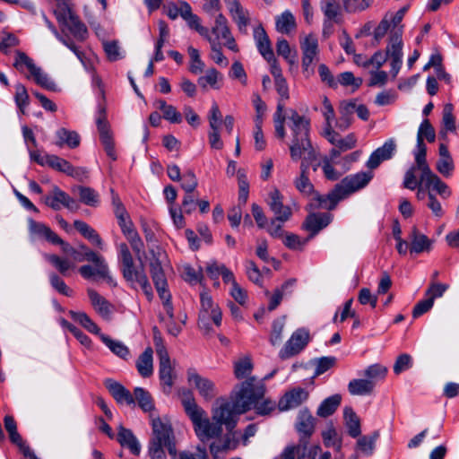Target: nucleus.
I'll return each instance as SVG.
<instances>
[{
  "label": "nucleus",
  "instance_id": "nucleus-7",
  "mask_svg": "<svg viewBox=\"0 0 459 459\" xmlns=\"http://www.w3.org/2000/svg\"><path fill=\"white\" fill-rule=\"evenodd\" d=\"M85 258L92 263L93 265L84 264L79 268V273L82 278L86 280L109 278L108 265L102 255L92 250H87L85 252Z\"/></svg>",
  "mask_w": 459,
  "mask_h": 459
},
{
  "label": "nucleus",
  "instance_id": "nucleus-61",
  "mask_svg": "<svg viewBox=\"0 0 459 459\" xmlns=\"http://www.w3.org/2000/svg\"><path fill=\"white\" fill-rule=\"evenodd\" d=\"M49 282L51 287L56 290L58 293L66 296V297H72L74 294V291L72 289H70L66 283L62 280L56 273H50L48 274Z\"/></svg>",
  "mask_w": 459,
  "mask_h": 459
},
{
  "label": "nucleus",
  "instance_id": "nucleus-42",
  "mask_svg": "<svg viewBox=\"0 0 459 459\" xmlns=\"http://www.w3.org/2000/svg\"><path fill=\"white\" fill-rule=\"evenodd\" d=\"M374 387L373 380L356 378L349 382L348 391L351 395H367L372 393Z\"/></svg>",
  "mask_w": 459,
  "mask_h": 459
},
{
  "label": "nucleus",
  "instance_id": "nucleus-43",
  "mask_svg": "<svg viewBox=\"0 0 459 459\" xmlns=\"http://www.w3.org/2000/svg\"><path fill=\"white\" fill-rule=\"evenodd\" d=\"M68 200V195L61 190L58 186H54L51 193L43 197L46 205L55 211L61 209L65 202Z\"/></svg>",
  "mask_w": 459,
  "mask_h": 459
},
{
  "label": "nucleus",
  "instance_id": "nucleus-28",
  "mask_svg": "<svg viewBox=\"0 0 459 459\" xmlns=\"http://www.w3.org/2000/svg\"><path fill=\"white\" fill-rule=\"evenodd\" d=\"M106 387L118 404L134 405V395L120 383L108 379Z\"/></svg>",
  "mask_w": 459,
  "mask_h": 459
},
{
  "label": "nucleus",
  "instance_id": "nucleus-17",
  "mask_svg": "<svg viewBox=\"0 0 459 459\" xmlns=\"http://www.w3.org/2000/svg\"><path fill=\"white\" fill-rule=\"evenodd\" d=\"M152 253V258L150 262V273L152 281L155 285L158 294H164L169 292L167 289L168 282L162 268V258L165 256L164 253L159 250L157 253Z\"/></svg>",
  "mask_w": 459,
  "mask_h": 459
},
{
  "label": "nucleus",
  "instance_id": "nucleus-13",
  "mask_svg": "<svg viewBox=\"0 0 459 459\" xmlns=\"http://www.w3.org/2000/svg\"><path fill=\"white\" fill-rule=\"evenodd\" d=\"M97 128L100 134V140L106 154L112 160H117L113 135L110 132L108 123L106 118V110L100 104L99 105L98 117L96 119Z\"/></svg>",
  "mask_w": 459,
  "mask_h": 459
},
{
  "label": "nucleus",
  "instance_id": "nucleus-6",
  "mask_svg": "<svg viewBox=\"0 0 459 459\" xmlns=\"http://www.w3.org/2000/svg\"><path fill=\"white\" fill-rule=\"evenodd\" d=\"M201 307L199 311L198 325L202 329L210 330V320L216 326H221L222 321L221 310L215 304L212 297L206 293H201L200 296Z\"/></svg>",
  "mask_w": 459,
  "mask_h": 459
},
{
  "label": "nucleus",
  "instance_id": "nucleus-40",
  "mask_svg": "<svg viewBox=\"0 0 459 459\" xmlns=\"http://www.w3.org/2000/svg\"><path fill=\"white\" fill-rule=\"evenodd\" d=\"M56 136L57 138L56 144L59 147L66 145L69 148L74 149L78 147L80 144V136L75 131H71L62 127L56 132Z\"/></svg>",
  "mask_w": 459,
  "mask_h": 459
},
{
  "label": "nucleus",
  "instance_id": "nucleus-48",
  "mask_svg": "<svg viewBox=\"0 0 459 459\" xmlns=\"http://www.w3.org/2000/svg\"><path fill=\"white\" fill-rule=\"evenodd\" d=\"M344 420L348 433L351 437H358L361 433L360 420L355 411L348 407L344 409Z\"/></svg>",
  "mask_w": 459,
  "mask_h": 459
},
{
  "label": "nucleus",
  "instance_id": "nucleus-56",
  "mask_svg": "<svg viewBox=\"0 0 459 459\" xmlns=\"http://www.w3.org/2000/svg\"><path fill=\"white\" fill-rule=\"evenodd\" d=\"M212 32L216 36V40L219 39L230 37V30L229 28L227 18L219 13L215 15L214 25L212 28Z\"/></svg>",
  "mask_w": 459,
  "mask_h": 459
},
{
  "label": "nucleus",
  "instance_id": "nucleus-1",
  "mask_svg": "<svg viewBox=\"0 0 459 459\" xmlns=\"http://www.w3.org/2000/svg\"><path fill=\"white\" fill-rule=\"evenodd\" d=\"M265 387L262 380L255 377L242 382L236 391L233 402L223 401L212 411V420L195 402L190 392L182 398V405L191 420L195 432L202 442L217 438L222 434V425L229 430L234 429L239 414L255 408L259 415H268L276 409V403L264 399Z\"/></svg>",
  "mask_w": 459,
  "mask_h": 459
},
{
  "label": "nucleus",
  "instance_id": "nucleus-38",
  "mask_svg": "<svg viewBox=\"0 0 459 459\" xmlns=\"http://www.w3.org/2000/svg\"><path fill=\"white\" fill-rule=\"evenodd\" d=\"M454 107L452 104L447 103L444 106L442 112V129L439 135L442 139H446L448 132H455V117L453 114Z\"/></svg>",
  "mask_w": 459,
  "mask_h": 459
},
{
  "label": "nucleus",
  "instance_id": "nucleus-3",
  "mask_svg": "<svg viewBox=\"0 0 459 459\" xmlns=\"http://www.w3.org/2000/svg\"><path fill=\"white\" fill-rule=\"evenodd\" d=\"M118 259L121 262V271L124 278L131 282L132 285L138 284L148 300L153 298L152 288L148 280L146 273L143 268V259L140 261L141 268L137 269L134 266L133 255L126 243H120L117 246ZM144 253L142 255V256Z\"/></svg>",
  "mask_w": 459,
  "mask_h": 459
},
{
  "label": "nucleus",
  "instance_id": "nucleus-32",
  "mask_svg": "<svg viewBox=\"0 0 459 459\" xmlns=\"http://www.w3.org/2000/svg\"><path fill=\"white\" fill-rule=\"evenodd\" d=\"M182 18L186 21L190 29L196 30L202 37L207 39L211 36L209 30L201 24L200 18L193 13L189 4H183Z\"/></svg>",
  "mask_w": 459,
  "mask_h": 459
},
{
  "label": "nucleus",
  "instance_id": "nucleus-46",
  "mask_svg": "<svg viewBox=\"0 0 459 459\" xmlns=\"http://www.w3.org/2000/svg\"><path fill=\"white\" fill-rule=\"evenodd\" d=\"M155 106L162 112V117L172 124H180L182 122V115L177 108L168 104L163 100H158Z\"/></svg>",
  "mask_w": 459,
  "mask_h": 459
},
{
  "label": "nucleus",
  "instance_id": "nucleus-8",
  "mask_svg": "<svg viewBox=\"0 0 459 459\" xmlns=\"http://www.w3.org/2000/svg\"><path fill=\"white\" fill-rule=\"evenodd\" d=\"M274 84L275 89L281 97L277 104L276 111L273 114L275 135L280 139H284L286 136L285 116L283 114L284 100L289 99V87L284 77L274 80Z\"/></svg>",
  "mask_w": 459,
  "mask_h": 459
},
{
  "label": "nucleus",
  "instance_id": "nucleus-23",
  "mask_svg": "<svg viewBox=\"0 0 459 459\" xmlns=\"http://www.w3.org/2000/svg\"><path fill=\"white\" fill-rule=\"evenodd\" d=\"M227 430L228 434L210 445V452L213 459L223 457L228 451L235 449L238 446V439L235 437V433L232 432L233 429L229 430L227 429Z\"/></svg>",
  "mask_w": 459,
  "mask_h": 459
},
{
  "label": "nucleus",
  "instance_id": "nucleus-11",
  "mask_svg": "<svg viewBox=\"0 0 459 459\" xmlns=\"http://www.w3.org/2000/svg\"><path fill=\"white\" fill-rule=\"evenodd\" d=\"M373 177L374 174L372 171H361L347 176L336 185L337 190L340 191L342 197L345 199L350 195L367 186Z\"/></svg>",
  "mask_w": 459,
  "mask_h": 459
},
{
  "label": "nucleus",
  "instance_id": "nucleus-31",
  "mask_svg": "<svg viewBox=\"0 0 459 459\" xmlns=\"http://www.w3.org/2000/svg\"><path fill=\"white\" fill-rule=\"evenodd\" d=\"M420 185H424L429 191H435L443 199H446L451 195L449 186L434 172L429 175L426 178L420 179L419 186Z\"/></svg>",
  "mask_w": 459,
  "mask_h": 459
},
{
  "label": "nucleus",
  "instance_id": "nucleus-21",
  "mask_svg": "<svg viewBox=\"0 0 459 459\" xmlns=\"http://www.w3.org/2000/svg\"><path fill=\"white\" fill-rule=\"evenodd\" d=\"M343 199L344 198L340 191L337 190V186H335L334 188L327 195L314 193L309 203V207L311 210H333L336 207L337 204Z\"/></svg>",
  "mask_w": 459,
  "mask_h": 459
},
{
  "label": "nucleus",
  "instance_id": "nucleus-30",
  "mask_svg": "<svg viewBox=\"0 0 459 459\" xmlns=\"http://www.w3.org/2000/svg\"><path fill=\"white\" fill-rule=\"evenodd\" d=\"M88 296L95 311L105 320H109L112 314L111 304L96 290H88Z\"/></svg>",
  "mask_w": 459,
  "mask_h": 459
},
{
  "label": "nucleus",
  "instance_id": "nucleus-34",
  "mask_svg": "<svg viewBox=\"0 0 459 459\" xmlns=\"http://www.w3.org/2000/svg\"><path fill=\"white\" fill-rule=\"evenodd\" d=\"M74 228L88 239L92 245L102 249L103 241L98 232L83 221L76 220L74 221Z\"/></svg>",
  "mask_w": 459,
  "mask_h": 459
},
{
  "label": "nucleus",
  "instance_id": "nucleus-22",
  "mask_svg": "<svg viewBox=\"0 0 459 459\" xmlns=\"http://www.w3.org/2000/svg\"><path fill=\"white\" fill-rule=\"evenodd\" d=\"M267 204L277 220L286 222L290 219L292 215L291 208L283 204V196L278 189L274 188L269 193Z\"/></svg>",
  "mask_w": 459,
  "mask_h": 459
},
{
  "label": "nucleus",
  "instance_id": "nucleus-39",
  "mask_svg": "<svg viewBox=\"0 0 459 459\" xmlns=\"http://www.w3.org/2000/svg\"><path fill=\"white\" fill-rule=\"evenodd\" d=\"M100 340L110 350V351L118 358L126 360L129 359L130 350L121 341L113 340L106 334H100Z\"/></svg>",
  "mask_w": 459,
  "mask_h": 459
},
{
  "label": "nucleus",
  "instance_id": "nucleus-14",
  "mask_svg": "<svg viewBox=\"0 0 459 459\" xmlns=\"http://www.w3.org/2000/svg\"><path fill=\"white\" fill-rule=\"evenodd\" d=\"M309 340L310 334L307 329H297L284 344L283 348L280 351V357L282 359H286L299 354L305 349L309 342Z\"/></svg>",
  "mask_w": 459,
  "mask_h": 459
},
{
  "label": "nucleus",
  "instance_id": "nucleus-18",
  "mask_svg": "<svg viewBox=\"0 0 459 459\" xmlns=\"http://www.w3.org/2000/svg\"><path fill=\"white\" fill-rule=\"evenodd\" d=\"M309 397V391L302 387H294L284 394L280 399V411H288L299 407Z\"/></svg>",
  "mask_w": 459,
  "mask_h": 459
},
{
  "label": "nucleus",
  "instance_id": "nucleus-55",
  "mask_svg": "<svg viewBox=\"0 0 459 459\" xmlns=\"http://www.w3.org/2000/svg\"><path fill=\"white\" fill-rule=\"evenodd\" d=\"M234 375L238 379L247 377L253 370V363L248 356H244L234 361Z\"/></svg>",
  "mask_w": 459,
  "mask_h": 459
},
{
  "label": "nucleus",
  "instance_id": "nucleus-50",
  "mask_svg": "<svg viewBox=\"0 0 459 459\" xmlns=\"http://www.w3.org/2000/svg\"><path fill=\"white\" fill-rule=\"evenodd\" d=\"M56 2V7L54 9L53 13L61 27L74 18L75 15L72 12L68 0H55Z\"/></svg>",
  "mask_w": 459,
  "mask_h": 459
},
{
  "label": "nucleus",
  "instance_id": "nucleus-33",
  "mask_svg": "<svg viewBox=\"0 0 459 459\" xmlns=\"http://www.w3.org/2000/svg\"><path fill=\"white\" fill-rule=\"evenodd\" d=\"M138 373L143 377H149L153 374V351L147 347L135 362Z\"/></svg>",
  "mask_w": 459,
  "mask_h": 459
},
{
  "label": "nucleus",
  "instance_id": "nucleus-45",
  "mask_svg": "<svg viewBox=\"0 0 459 459\" xmlns=\"http://www.w3.org/2000/svg\"><path fill=\"white\" fill-rule=\"evenodd\" d=\"M275 26L278 32L289 34L296 29V20L293 14L286 10L276 17Z\"/></svg>",
  "mask_w": 459,
  "mask_h": 459
},
{
  "label": "nucleus",
  "instance_id": "nucleus-36",
  "mask_svg": "<svg viewBox=\"0 0 459 459\" xmlns=\"http://www.w3.org/2000/svg\"><path fill=\"white\" fill-rule=\"evenodd\" d=\"M43 257L65 277L68 276L69 271L75 267L74 263L66 257H61L54 254H44Z\"/></svg>",
  "mask_w": 459,
  "mask_h": 459
},
{
  "label": "nucleus",
  "instance_id": "nucleus-15",
  "mask_svg": "<svg viewBox=\"0 0 459 459\" xmlns=\"http://www.w3.org/2000/svg\"><path fill=\"white\" fill-rule=\"evenodd\" d=\"M187 382L206 401L212 400L217 394L215 384L211 379L202 377L195 368L187 370Z\"/></svg>",
  "mask_w": 459,
  "mask_h": 459
},
{
  "label": "nucleus",
  "instance_id": "nucleus-49",
  "mask_svg": "<svg viewBox=\"0 0 459 459\" xmlns=\"http://www.w3.org/2000/svg\"><path fill=\"white\" fill-rule=\"evenodd\" d=\"M71 317L75 322L79 323L84 329H86L91 333L96 334L100 338V327L91 319V317L84 312H69Z\"/></svg>",
  "mask_w": 459,
  "mask_h": 459
},
{
  "label": "nucleus",
  "instance_id": "nucleus-54",
  "mask_svg": "<svg viewBox=\"0 0 459 459\" xmlns=\"http://www.w3.org/2000/svg\"><path fill=\"white\" fill-rule=\"evenodd\" d=\"M378 432H374L370 436H362L357 441V449L364 455L370 456L375 450V443L378 438Z\"/></svg>",
  "mask_w": 459,
  "mask_h": 459
},
{
  "label": "nucleus",
  "instance_id": "nucleus-53",
  "mask_svg": "<svg viewBox=\"0 0 459 459\" xmlns=\"http://www.w3.org/2000/svg\"><path fill=\"white\" fill-rule=\"evenodd\" d=\"M13 66L21 73H24L25 70H27L29 73L28 75H30L38 67L32 58L24 52L19 50L15 53Z\"/></svg>",
  "mask_w": 459,
  "mask_h": 459
},
{
  "label": "nucleus",
  "instance_id": "nucleus-27",
  "mask_svg": "<svg viewBox=\"0 0 459 459\" xmlns=\"http://www.w3.org/2000/svg\"><path fill=\"white\" fill-rule=\"evenodd\" d=\"M332 215L327 212L311 213L303 223V228L310 232L309 238L316 236L321 230L325 228L332 221Z\"/></svg>",
  "mask_w": 459,
  "mask_h": 459
},
{
  "label": "nucleus",
  "instance_id": "nucleus-25",
  "mask_svg": "<svg viewBox=\"0 0 459 459\" xmlns=\"http://www.w3.org/2000/svg\"><path fill=\"white\" fill-rule=\"evenodd\" d=\"M391 46V40L389 39L388 45L385 49V53H384L381 50H378L373 54L371 57L368 58V68L372 67V69H380L384 64L387 61V59L390 60V66L391 71L390 74L394 78H395L403 65V48H401V57H400V64L398 65L397 70L395 71L393 65V56H391V53L389 52V48Z\"/></svg>",
  "mask_w": 459,
  "mask_h": 459
},
{
  "label": "nucleus",
  "instance_id": "nucleus-37",
  "mask_svg": "<svg viewBox=\"0 0 459 459\" xmlns=\"http://www.w3.org/2000/svg\"><path fill=\"white\" fill-rule=\"evenodd\" d=\"M302 56L318 60L319 44L316 35L308 34L300 41Z\"/></svg>",
  "mask_w": 459,
  "mask_h": 459
},
{
  "label": "nucleus",
  "instance_id": "nucleus-29",
  "mask_svg": "<svg viewBox=\"0 0 459 459\" xmlns=\"http://www.w3.org/2000/svg\"><path fill=\"white\" fill-rule=\"evenodd\" d=\"M355 100H343L340 103V117L335 121V127L340 131H346L352 123V116L355 112Z\"/></svg>",
  "mask_w": 459,
  "mask_h": 459
},
{
  "label": "nucleus",
  "instance_id": "nucleus-51",
  "mask_svg": "<svg viewBox=\"0 0 459 459\" xmlns=\"http://www.w3.org/2000/svg\"><path fill=\"white\" fill-rule=\"evenodd\" d=\"M342 397L340 394H333L325 399L317 409V415L320 417H328L332 415L341 403Z\"/></svg>",
  "mask_w": 459,
  "mask_h": 459
},
{
  "label": "nucleus",
  "instance_id": "nucleus-57",
  "mask_svg": "<svg viewBox=\"0 0 459 459\" xmlns=\"http://www.w3.org/2000/svg\"><path fill=\"white\" fill-rule=\"evenodd\" d=\"M424 139L429 143H433L436 139L435 129L429 119H424L419 126L417 134V143L425 144Z\"/></svg>",
  "mask_w": 459,
  "mask_h": 459
},
{
  "label": "nucleus",
  "instance_id": "nucleus-5",
  "mask_svg": "<svg viewBox=\"0 0 459 459\" xmlns=\"http://www.w3.org/2000/svg\"><path fill=\"white\" fill-rule=\"evenodd\" d=\"M406 7H403L399 9L396 13H389L385 14V17H388L389 22L392 24V29L389 36V39L391 40V46L389 48V52L393 56V66L396 71L398 68L401 57V48H403V26L401 22L404 17L406 13Z\"/></svg>",
  "mask_w": 459,
  "mask_h": 459
},
{
  "label": "nucleus",
  "instance_id": "nucleus-62",
  "mask_svg": "<svg viewBox=\"0 0 459 459\" xmlns=\"http://www.w3.org/2000/svg\"><path fill=\"white\" fill-rule=\"evenodd\" d=\"M211 45V58L219 65L227 66L229 62L221 51V44L211 36L206 39Z\"/></svg>",
  "mask_w": 459,
  "mask_h": 459
},
{
  "label": "nucleus",
  "instance_id": "nucleus-64",
  "mask_svg": "<svg viewBox=\"0 0 459 459\" xmlns=\"http://www.w3.org/2000/svg\"><path fill=\"white\" fill-rule=\"evenodd\" d=\"M245 269H246V273L247 275V278L255 284L262 287L263 286L262 272L257 267L255 263L252 260H247L245 263Z\"/></svg>",
  "mask_w": 459,
  "mask_h": 459
},
{
  "label": "nucleus",
  "instance_id": "nucleus-44",
  "mask_svg": "<svg viewBox=\"0 0 459 459\" xmlns=\"http://www.w3.org/2000/svg\"><path fill=\"white\" fill-rule=\"evenodd\" d=\"M321 10L325 20L333 21L335 23L342 22V9L338 3L333 0H326L321 3Z\"/></svg>",
  "mask_w": 459,
  "mask_h": 459
},
{
  "label": "nucleus",
  "instance_id": "nucleus-60",
  "mask_svg": "<svg viewBox=\"0 0 459 459\" xmlns=\"http://www.w3.org/2000/svg\"><path fill=\"white\" fill-rule=\"evenodd\" d=\"M27 77L32 78L37 84L43 87L44 89H47L48 91L56 90L55 82L39 66L30 75H27Z\"/></svg>",
  "mask_w": 459,
  "mask_h": 459
},
{
  "label": "nucleus",
  "instance_id": "nucleus-20",
  "mask_svg": "<svg viewBox=\"0 0 459 459\" xmlns=\"http://www.w3.org/2000/svg\"><path fill=\"white\" fill-rule=\"evenodd\" d=\"M396 151V143L394 138H390L384 144L375 150L367 161V167L369 169H377L381 162L390 160Z\"/></svg>",
  "mask_w": 459,
  "mask_h": 459
},
{
  "label": "nucleus",
  "instance_id": "nucleus-47",
  "mask_svg": "<svg viewBox=\"0 0 459 459\" xmlns=\"http://www.w3.org/2000/svg\"><path fill=\"white\" fill-rule=\"evenodd\" d=\"M307 169L308 165L305 162H302L300 166V175L295 179L294 182L296 188L305 195H310L314 194V186L307 175Z\"/></svg>",
  "mask_w": 459,
  "mask_h": 459
},
{
  "label": "nucleus",
  "instance_id": "nucleus-2",
  "mask_svg": "<svg viewBox=\"0 0 459 459\" xmlns=\"http://www.w3.org/2000/svg\"><path fill=\"white\" fill-rule=\"evenodd\" d=\"M285 122L290 133V152L292 160L297 161L303 155H307L308 159L314 158L315 152L309 139L310 120L297 110L290 109Z\"/></svg>",
  "mask_w": 459,
  "mask_h": 459
},
{
  "label": "nucleus",
  "instance_id": "nucleus-41",
  "mask_svg": "<svg viewBox=\"0 0 459 459\" xmlns=\"http://www.w3.org/2000/svg\"><path fill=\"white\" fill-rule=\"evenodd\" d=\"M29 231L31 235L44 238L49 243L51 240H57L56 234L46 224L38 222L33 219L28 220Z\"/></svg>",
  "mask_w": 459,
  "mask_h": 459
},
{
  "label": "nucleus",
  "instance_id": "nucleus-16",
  "mask_svg": "<svg viewBox=\"0 0 459 459\" xmlns=\"http://www.w3.org/2000/svg\"><path fill=\"white\" fill-rule=\"evenodd\" d=\"M225 4L229 14L232 22L237 25L238 31L241 34H247V27L251 21L249 11L238 0H227Z\"/></svg>",
  "mask_w": 459,
  "mask_h": 459
},
{
  "label": "nucleus",
  "instance_id": "nucleus-58",
  "mask_svg": "<svg viewBox=\"0 0 459 459\" xmlns=\"http://www.w3.org/2000/svg\"><path fill=\"white\" fill-rule=\"evenodd\" d=\"M63 28L67 29L71 34L79 40H84L87 36V28L81 22L77 16L71 18V20L65 24Z\"/></svg>",
  "mask_w": 459,
  "mask_h": 459
},
{
  "label": "nucleus",
  "instance_id": "nucleus-63",
  "mask_svg": "<svg viewBox=\"0 0 459 459\" xmlns=\"http://www.w3.org/2000/svg\"><path fill=\"white\" fill-rule=\"evenodd\" d=\"M324 444L327 447H333L337 452L341 451L342 440L333 428H329L322 433Z\"/></svg>",
  "mask_w": 459,
  "mask_h": 459
},
{
  "label": "nucleus",
  "instance_id": "nucleus-12",
  "mask_svg": "<svg viewBox=\"0 0 459 459\" xmlns=\"http://www.w3.org/2000/svg\"><path fill=\"white\" fill-rule=\"evenodd\" d=\"M116 217L123 234L130 243V246L137 259L141 261L142 255L143 254L144 244L138 232L136 231L128 212H126V214H120Z\"/></svg>",
  "mask_w": 459,
  "mask_h": 459
},
{
  "label": "nucleus",
  "instance_id": "nucleus-24",
  "mask_svg": "<svg viewBox=\"0 0 459 459\" xmlns=\"http://www.w3.org/2000/svg\"><path fill=\"white\" fill-rule=\"evenodd\" d=\"M408 238L410 240L411 253L420 254L430 252L434 240L419 230L416 226L411 229Z\"/></svg>",
  "mask_w": 459,
  "mask_h": 459
},
{
  "label": "nucleus",
  "instance_id": "nucleus-26",
  "mask_svg": "<svg viewBox=\"0 0 459 459\" xmlns=\"http://www.w3.org/2000/svg\"><path fill=\"white\" fill-rule=\"evenodd\" d=\"M253 37L260 55L265 59H273V50L271 40L262 24H258L253 30Z\"/></svg>",
  "mask_w": 459,
  "mask_h": 459
},
{
  "label": "nucleus",
  "instance_id": "nucleus-10",
  "mask_svg": "<svg viewBox=\"0 0 459 459\" xmlns=\"http://www.w3.org/2000/svg\"><path fill=\"white\" fill-rule=\"evenodd\" d=\"M156 353L159 358V375L161 383L171 388L173 385V368L169 352L160 337L154 336Z\"/></svg>",
  "mask_w": 459,
  "mask_h": 459
},
{
  "label": "nucleus",
  "instance_id": "nucleus-4",
  "mask_svg": "<svg viewBox=\"0 0 459 459\" xmlns=\"http://www.w3.org/2000/svg\"><path fill=\"white\" fill-rule=\"evenodd\" d=\"M415 163L404 174L403 186L409 190H415L419 186L420 179L426 178L433 173L427 162V146L426 144L416 143L413 150Z\"/></svg>",
  "mask_w": 459,
  "mask_h": 459
},
{
  "label": "nucleus",
  "instance_id": "nucleus-59",
  "mask_svg": "<svg viewBox=\"0 0 459 459\" xmlns=\"http://www.w3.org/2000/svg\"><path fill=\"white\" fill-rule=\"evenodd\" d=\"M47 163L48 166L57 171L65 173L66 175L74 174V167L72 164L66 160L62 159L56 155H48Z\"/></svg>",
  "mask_w": 459,
  "mask_h": 459
},
{
  "label": "nucleus",
  "instance_id": "nucleus-35",
  "mask_svg": "<svg viewBox=\"0 0 459 459\" xmlns=\"http://www.w3.org/2000/svg\"><path fill=\"white\" fill-rule=\"evenodd\" d=\"M117 441L122 446H126L130 451L138 455L141 452V445L130 429L120 427L117 434Z\"/></svg>",
  "mask_w": 459,
  "mask_h": 459
},
{
  "label": "nucleus",
  "instance_id": "nucleus-9",
  "mask_svg": "<svg viewBox=\"0 0 459 459\" xmlns=\"http://www.w3.org/2000/svg\"><path fill=\"white\" fill-rule=\"evenodd\" d=\"M152 417V427L153 437L150 440L151 443L164 445L169 455L175 456L177 454L176 445L174 443V435L171 426L161 421L159 417Z\"/></svg>",
  "mask_w": 459,
  "mask_h": 459
},
{
  "label": "nucleus",
  "instance_id": "nucleus-52",
  "mask_svg": "<svg viewBox=\"0 0 459 459\" xmlns=\"http://www.w3.org/2000/svg\"><path fill=\"white\" fill-rule=\"evenodd\" d=\"M134 402L137 401L139 407L145 412H151L154 410V403L150 393L142 388L135 387L134 390Z\"/></svg>",
  "mask_w": 459,
  "mask_h": 459
},
{
  "label": "nucleus",
  "instance_id": "nucleus-19",
  "mask_svg": "<svg viewBox=\"0 0 459 459\" xmlns=\"http://www.w3.org/2000/svg\"><path fill=\"white\" fill-rule=\"evenodd\" d=\"M296 429L300 435L299 445H305L306 451L307 439L315 429V418L307 409L299 411L296 421Z\"/></svg>",
  "mask_w": 459,
  "mask_h": 459
}]
</instances>
